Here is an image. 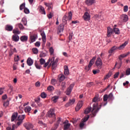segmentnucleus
<instances>
[{"label":"nucleus","mask_w":130,"mask_h":130,"mask_svg":"<svg viewBox=\"0 0 130 130\" xmlns=\"http://www.w3.org/2000/svg\"><path fill=\"white\" fill-rule=\"evenodd\" d=\"M64 26L63 24H60V25L58 27V31L59 32H62L63 31Z\"/></svg>","instance_id":"25"},{"label":"nucleus","mask_w":130,"mask_h":130,"mask_svg":"<svg viewBox=\"0 0 130 130\" xmlns=\"http://www.w3.org/2000/svg\"><path fill=\"white\" fill-rule=\"evenodd\" d=\"M35 86L36 87H40V82H39V81H38L37 82H36V83L35 84Z\"/></svg>","instance_id":"57"},{"label":"nucleus","mask_w":130,"mask_h":130,"mask_svg":"<svg viewBox=\"0 0 130 130\" xmlns=\"http://www.w3.org/2000/svg\"><path fill=\"white\" fill-rule=\"evenodd\" d=\"M121 19L124 22H127L128 19V17L127 16V15H122V16H121Z\"/></svg>","instance_id":"27"},{"label":"nucleus","mask_w":130,"mask_h":130,"mask_svg":"<svg viewBox=\"0 0 130 130\" xmlns=\"http://www.w3.org/2000/svg\"><path fill=\"white\" fill-rule=\"evenodd\" d=\"M25 3H22V5L20 6V10H22L23 9H25Z\"/></svg>","instance_id":"49"},{"label":"nucleus","mask_w":130,"mask_h":130,"mask_svg":"<svg viewBox=\"0 0 130 130\" xmlns=\"http://www.w3.org/2000/svg\"><path fill=\"white\" fill-rule=\"evenodd\" d=\"M100 70H93V74H94V75H95L96 74H98V73H100Z\"/></svg>","instance_id":"56"},{"label":"nucleus","mask_w":130,"mask_h":130,"mask_svg":"<svg viewBox=\"0 0 130 130\" xmlns=\"http://www.w3.org/2000/svg\"><path fill=\"white\" fill-rule=\"evenodd\" d=\"M41 35L42 37V41L44 43H46V36L44 32V31H42L41 32Z\"/></svg>","instance_id":"22"},{"label":"nucleus","mask_w":130,"mask_h":130,"mask_svg":"<svg viewBox=\"0 0 130 130\" xmlns=\"http://www.w3.org/2000/svg\"><path fill=\"white\" fill-rule=\"evenodd\" d=\"M25 115H19L17 118V127L22 124L23 120L25 119Z\"/></svg>","instance_id":"3"},{"label":"nucleus","mask_w":130,"mask_h":130,"mask_svg":"<svg viewBox=\"0 0 130 130\" xmlns=\"http://www.w3.org/2000/svg\"><path fill=\"white\" fill-rule=\"evenodd\" d=\"M75 101L76 100L75 99H72V100H69V102L66 104V107H69L70 106L73 105L75 103Z\"/></svg>","instance_id":"12"},{"label":"nucleus","mask_w":130,"mask_h":130,"mask_svg":"<svg viewBox=\"0 0 130 130\" xmlns=\"http://www.w3.org/2000/svg\"><path fill=\"white\" fill-rule=\"evenodd\" d=\"M108 99V95L107 94H105L103 97V100L104 102H107V100Z\"/></svg>","instance_id":"52"},{"label":"nucleus","mask_w":130,"mask_h":130,"mask_svg":"<svg viewBox=\"0 0 130 130\" xmlns=\"http://www.w3.org/2000/svg\"><path fill=\"white\" fill-rule=\"evenodd\" d=\"M40 64H44L45 63V60L43 59V58H41L40 59Z\"/></svg>","instance_id":"47"},{"label":"nucleus","mask_w":130,"mask_h":130,"mask_svg":"<svg viewBox=\"0 0 130 130\" xmlns=\"http://www.w3.org/2000/svg\"><path fill=\"white\" fill-rule=\"evenodd\" d=\"M38 37L37 35H33L32 36H30V42L31 43H34L36 41V39H37Z\"/></svg>","instance_id":"17"},{"label":"nucleus","mask_w":130,"mask_h":130,"mask_svg":"<svg viewBox=\"0 0 130 130\" xmlns=\"http://www.w3.org/2000/svg\"><path fill=\"white\" fill-rule=\"evenodd\" d=\"M64 79H66V77H65L64 75H61L59 78V80L60 81H63V80H64Z\"/></svg>","instance_id":"43"},{"label":"nucleus","mask_w":130,"mask_h":130,"mask_svg":"<svg viewBox=\"0 0 130 130\" xmlns=\"http://www.w3.org/2000/svg\"><path fill=\"white\" fill-rule=\"evenodd\" d=\"M61 118H58V120H57V122H56V124L55 125L54 128H53V130L57 129V127H58V126H59V124L60 122H61Z\"/></svg>","instance_id":"16"},{"label":"nucleus","mask_w":130,"mask_h":130,"mask_svg":"<svg viewBox=\"0 0 130 130\" xmlns=\"http://www.w3.org/2000/svg\"><path fill=\"white\" fill-rule=\"evenodd\" d=\"M32 51L34 54H38L39 52L38 49H37V48H32Z\"/></svg>","instance_id":"38"},{"label":"nucleus","mask_w":130,"mask_h":130,"mask_svg":"<svg viewBox=\"0 0 130 130\" xmlns=\"http://www.w3.org/2000/svg\"><path fill=\"white\" fill-rule=\"evenodd\" d=\"M118 76H119V72H118L117 73H116L114 75V78L115 79L116 78H118Z\"/></svg>","instance_id":"59"},{"label":"nucleus","mask_w":130,"mask_h":130,"mask_svg":"<svg viewBox=\"0 0 130 130\" xmlns=\"http://www.w3.org/2000/svg\"><path fill=\"white\" fill-rule=\"evenodd\" d=\"M8 87L10 90H11V92H13V91H14V87H13V86L11 84H9Z\"/></svg>","instance_id":"58"},{"label":"nucleus","mask_w":130,"mask_h":130,"mask_svg":"<svg viewBox=\"0 0 130 130\" xmlns=\"http://www.w3.org/2000/svg\"><path fill=\"white\" fill-rule=\"evenodd\" d=\"M48 117H55L54 109H50L47 114Z\"/></svg>","instance_id":"6"},{"label":"nucleus","mask_w":130,"mask_h":130,"mask_svg":"<svg viewBox=\"0 0 130 130\" xmlns=\"http://www.w3.org/2000/svg\"><path fill=\"white\" fill-rule=\"evenodd\" d=\"M24 12L25 13V14H29L30 13V11L28 9H27V8H25L24 7Z\"/></svg>","instance_id":"45"},{"label":"nucleus","mask_w":130,"mask_h":130,"mask_svg":"<svg viewBox=\"0 0 130 130\" xmlns=\"http://www.w3.org/2000/svg\"><path fill=\"white\" fill-rule=\"evenodd\" d=\"M61 89L62 90H64V89L66 88V82H62V83L61 84Z\"/></svg>","instance_id":"33"},{"label":"nucleus","mask_w":130,"mask_h":130,"mask_svg":"<svg viewBox=\"0 0 130 130\" xmlns=\"http://www.w3.org/2000/svg\"><path fill=\"white\" fill-rule=\"evenodd\" d=\"M54 57H52L51 58V62L50 63V66H52V69L55 70L57 67V64L58 61V58H56V59L55 60Z\"/></svg>","instance_id":"2"},{"label":"nucleus","mask_w":130,"mask_h":130,"mask_svg":"<svg viewBox=\"0 0 130 130\" xmlns=\"http://www.w3.org/2000/svg\"><path fill=\"white\" fill-rule=\"evenodd\" d=\"M127 44H128V42H125L124 43H123V44H122V45H120L119 47H118L119 50H122V49H124V47H125L126 45H127Z\"/></svg>","instance_id":"26"},{"label":"nucleus","mask_w":130,"mask_h":130,"mask_svg":"<svg viewBox=\"0 0 130 130\" xmlns=\"http://www.w3.org/2000/svg\"><path fill=\"white\" fill-rule=\"evenodd\" d=\"M71 126V123H67V122H64V130H73L71 128H70V126Z\"/></svg>","instance_id":"14"},{"label":"nucleus","mask_w":130,"mask_h":130,"mask_svg":"<svg viewBox=\"0 0 130 130\" xmlns=\"http://www.w3.org/2000/svg\"><path fill=\"white\" fill-rule=\"evenodd\" d=\"M51 62V59H50V58H49V59H48V61L46 63H45V64H44V68H46L48 66H49L50 62Z\"/></svg>","instance_id":"36"},{"label":"nucleus","mask_w":130,"mask_h":130,"mask_svg":"<svg viewBox=\"0 0 130 130\" xmlns=\"http://www.w3.org/2000/svg\"><path fill=\"white\" fill-rule=\"evenodd\" d=\"M22 22L23 23L24 25H27V20L26 19V18H22Z\"/></svg>","instance_id":"48"},{"label":"nucleus","mask_w":130,"mask_h":130,"mask_svg":"<svg viewBox=\"0 0 130 130\" xmlns=\"http://www.w3.org/2000/svg\"><path fill=\"white\" fill-rule=\"evenodd\" d=\"M51 83L52 85H55L56 84V80L55 79H52L51 80Z\"/></svg>","instance_id":"62"},{"label":"nucleus","mask_w":130,"mask_h":130,"mask_svg":"<svg viewBox=\"0 0 130 130\" xmlns=\"http://www.w3.org/2000/svg\"><path fill=\"white\" fill-rule=\"evenodd\" d=\"M68 20V16H67V15H64V16L62 18V21L64 22H67Z\"/></svg>","instance_id":"42"},{"label":"nucleus","mask_w":130,"mask_h":130,"mask_svg":"<svg viewBox=\"0 0 130 130\" xmlns=\"http://www.w3.org/2000/svg\"><path fill=\"white\" fill-rule=\"evenodd\" d=\"M49 52H50L51 55H52V54H53V53H54V49H53V48H52V47H51V48H50Z\"/></svg>","instance_id":"53"},{"label":"nucleus","mask_w":130,"mask_h":130,"mask_svg":"<svg viewBox=\"0 0 130 130\" xmlns=\"http://www.w3.org/2000/svg\"><path fill=\"white\" fill-rule=\"evenodd\" d=\"M35 67L39 70L41 69V66H39L38 63H37V61H35Z\"/></svg>","instance_id":"55"},{"label":"nucleus","mask_w":130,"mask_h":130,"mask_svg":"<svg viewBox=\"0 0 130 130\" xmlns=\"http://www.w3.org/2000/svg\"><path fill=\"white\" fill-rule=\"evenodd\" d=\"M9 104H10V102L9 101V100H7L6 102H4V107H8V106H9Z\"/></svg>","instance_id":"40"},{"label":"nucleus","mask_w":130,"mask_h":130,"mask_svg":"<svg viewBox=\"0 0 130 130\" xmlns=\"http://www.w3.org/2000/svg\"><path fill=\"white\" fill-rule=\"evenodd\" d=\"M95 0H86V4L87 6H91L93 4H94Z\"/></svg>","instance_id":"23"},{"label":"nucleus","mask_w":130,"mask_h":130,"mask_svg":"<svg viewBox=\"0 0 130 130\" xmlns=\"http://www.w3.org/2000/svg\"><path fill=\"white\" fill-rule=\"evenodd\" d=\"M128 6H125L124 7V9H123L124 12H126L128 11Z\"/></svg>","instance_id":"54"},{"label":"nucleus","mask_w":130,"mask_h":130,"mask_svg":"<svg viewBox=\"0 0 130 130\" xmlns=\"http://www.w3.org/2000/svg\"><path fill=\"white\" fill-rule=\"evenodd\" d=\"M35 101L36 103H37V104H38V106H39V101H41V98H40V96H38V98H37L36 99H35Z\"/></svg>","instance_id":"41"},{"label":"nucleus","mask_w":130,"mask_h":130,"mask_svg":"<svg viewBox=\"0 0 130 130\" xmlns=\"http://www.w3.org/2000/svg\"><path fill=\"white\" fill-rule=\"evenodd\" d=\"M40 45H41L40 42H36V43H35V46L36 47H40Z\"/></svg>","instance_id":"64"},{"label":"nucleus","mask_w":130,"mask_h":130,"mask_svg":"<svg viewBox=\"0 0 130 130\" xmlns=\"http://www.w3.org/2000/svg\"><path fill=\"white\" fill-rule=\"evenodd\" d=\"M118 47H117V46H113V47H112V48L109 50V53H113L116 50H118Z\"/></svg>","instance_id":"19"},{"label":"nucleus","mask_w":130,"mask_h":130,"mask_svg":"<svg viewBox=\"0 0 130 130\" xmlns=\"http://www.w3.org/2000/svg\"><path fill=\"white\" fill-rule=\"evenodd\" d=\"M58 99H59V96H53V98H52V101H53V102H54V103H56V102H57V100H58Z\"/></svg>","instance_id":"37"},{"label":"nucleus","mask_w":130,"mask_h":130,"mask_svg":"<svg viewBox=\"0 0 130 130\" xmlns=\"http://www.w3.org/2000/svg\"><path fill=\"white\" fill-rule=\"evenodd\" d=\"M31 110V107L30 106H27L24 109L25 112H28V114H29Z\"/></svg>","instance_id":"28"},{"label":"nucleus","mask_w":130,"mask_h":130,"mask_svg":"<svg viewBox=\"0 0 130 130\" xmlns=\"http://www.w3.org/2000/svg\"><path fill=\"white\" fill-rule=\"evenodd\" d=\"M100 101V99L98 96H94L92 99V102H94L92 106V110L91 111V113L93 116H96L98 112H99L101 107L103 106V104H101L100 107L99 106L98 102Z\"/></svg>","instance_id":"1"},{"label":"nucleus","mask_w":130,"mask_h":130,"mask_svg":"<svg viewBox=\"0 0 130 130\" xmlns=\"http://www.w3.org/2000/svg\"><path fill=\"white\" fill-rule=\"evenodd\" d=\"M89 117H90L89 115H86L84 117V118L82 119V122H80V127L81 128H82V127H83V126H84V125H85L84 122H86V121H87V120H88Z\"/></svg>","instance_id":"5"},{"label":"nucleus","mask_w":130,"mask_h":130,"mask_svg":"<svg viewBox=\"0 0 130 130\" xmlns=\"http://www.w3.org/2000/svg\"><path fill=\"white\" fill-rule=\"evenodd\" d=\"M96 59V57H93L92 59L90 60L88 67H85V70L87 72H88L90 70V68L93 66L95 60Z\"/></svg>","instance_id":"4"},{"label":"nucleus","mask_w":130,"mask_h":130,"mask_svg":"<svg viewBox=\"0 0 130 130\" xmlns=\"http://www.w3.org/2000/svg\"><path fill=\"white\" fill-rule=\"evenodd\" d=\"M13 26L10 25V24H7L6 25H5V30L6 31H13Z\"/></svg>","instance_id":"13"},{"label":"nucleus","mask_w":130,"mask_h":130,"mask_svg":"<svg viewBox=\"0 0 130 130\" xmlns=\"http://www.w3.org/2000/svg\"><path fill=\"white\" fill-rule=\"evenodd\" d=\"M23 106H22V104H21L19 106V111L18 112L19 113H23Z\"/></svg>","instance_id":"34"},{"label":"nucleus","mask_w":130,"mask_h":130,"mask_svg":"<svg viewBox=\"0 0 130 130\" xmlns=\"http://www.w3.org/2000/svg\"><path fill=\"white\" fill-rule=\"evenodd\" d=\"M83 18H84V19L85 21H89V20H90L91 17H90V14H89V13H88L87 12H86L84 13V15L83 16Z\"/></svg>","instance_id":"11"},{"label":"nucleus","mask_w":130,"mask_h":130,"mask_svg":"<svg viewBox=\"0 0 130 130\" xmlns=\"http://www.w3.org/2000/svg\"><path fill=\"white\" fill-rule=\"evenodd\" d=\"M17 119V113H14L11 118V120L12 122L15 121Z\"/></svg>","instance_id":"24"},{"label":"nucleus","mask_w":130,"mask_h":130,"mask_svg":"<svg viewBox=\"0 0 130 130\" xmlns=\"http://www.w3.org/2000/svg\"><path fill=\"white\" fill-rule=\"evenodd\" d=\"M93 82H89V83H87L86 86H87V87H91V86H93Z\"/></svg>","instance_id":"50"},{"label":"nucleus","mask_w":130,"mask_h":130,"mask_svg":"<svg viewBox=\"0 0 130 130\" xmlns=\"http://www.w3.org/2000/svg\"><path fill=\"white\" fill-rule=\"evenodd\" d=\"M91 110H92V107L86 108L84 111L85 114H88V113H90Z\"/></svg>","instance_id":"31"},{"label":"nucleus","mask_w":130,"mask_h":130,"mask_svg":"<svg viewBox=\"0 0 130 130\" xmlns=\"http://www.w3.org/2000/svg\"><path fill=\"white\" fill-rule=\"evenodd\" d=\"M83 105V101H80L78 102V103L75 108L76 111H79V110H80V109H81V108H82Z\"/></svg>","instance_id":"10"},{"label":"nucleus","mask_w":130,"mask_h":130,"mask_svg":"<svg viewBox=\"0 0 130 130\" xmlns=\"http://www.w3.org/2000/svg\"><path fill=\"white\" fill-rule=\"evenodd\" d=\"M125 74L126 76H129L130 75V68L126 70Z\"/></svg>","instance_id":"51"},{"label":"nucleus","mask_w":130,"mask_h":130,"mask_svg":"<svg viewBox=\"0 0 130 130\" xmlns=\"http://www.w3.org/2000/svg\"><path fill=\"white\" fill-rule=\"evenodd\" d=\"M64 75H66V76H68V75H69L70 71H69V68L67 66H64Z\"/></svg>","instance_id":"18"},{"label":"nucleus","mask_w":130,"mask_h":130,"mask_svg":"<svg viewBox=\"0 0 130 130\" xmlns=\"http://www.w3.org/2000/svg\"><path fill=\"white\" fill-rule=\"evenodd\" d=\"M41 96L43 99H45V98L47 97V93H45V92H42V93H41Z\"/></svg>","instance_id":"46"},{"label":"nucleus","mask_w":130,"mask_h":130,"mask_svg":"<svg viewBox=\"0 0 130 130\" xmlns=\"http://www.w3.org/2000/svg\"><path fill=\"white\" fill-rule=\"evenodd\" d=\"M73 17V14L72 12H69L68 13V19L69 20H72Z\"/></svg>","instance_id":"39"},{"label":"nucleus","mask_w":130,"mask_h":130,"mask_svg":"<svg viewBox=\"0 0 130 130\" xmlns=\"http://www.w3.org/2000/svg\"><path fill=\"white\" fill-rule=\"evenodd\" d=\"M74 85L75 84H71V85L69 86V87L67 89V90L66 91V93L67 95H70V94H71V93L73 89Z\"/></svg>","instance_id":"9"},{"label":"nucleus","mask_w":130,"mask_h":130,"mask_svg":"<svg viewBox=\"0 0 130 130\" xmlns=\"http://www.w3.org/2000/svg\"><path fill=\"white\" fill-rule=\"evenodd\" d=\"M47 89L48 90L51 91L54 89V87L53 86H51V85H50V86H48V87L47 88Z\"/></svg>","instance_id":"60"},{"label":"nucleus","mask_w":130,"mask_h":130,"mask_svg":"<svg viewBox=\"0 0 130 130\" xmlns=\"http://www.w3.org/2000/svg\"><path fill=\"white\" fill-rule=\"evenodd\" d=\"M113 31L116 35H119L120 34L119 28H114Z\"/></svg>","instance_id":"35"},{"label":"nucleus","mask_w":130,"mask_h":130,"mask_svg":"<svg viewBox=\"0 0 130 130\" xmlns=\"http://www.w3.org/2000/svg\"><path fill=\"white\" fill-rule=\"evenodd\" d=\"M21 42H27L28 41V37L27 36H22L20 37Z\"/></svg>","instance_id":"29"},{"label":"nucleus","mask_w":130,"mask_h":130,"mask_svg":"<svg viewBox=\"0 0 130 130\" xmlns=\"http://www.w3.org/2000/svg\"><path fill=\"white\" fill-rule=\"evenodd\" d=\"M24 126L26 128L27 130L31 129V128H33L34 125L30 122H26L23 124Z\"/></svg>","instance_id":"8"},{"label":"nucleus","mask_w":130,"mask_h":130,"mask_svg":"<svg viewBox=\"0 0 130 130\" xmlns=\"http://www.w3.org/2000/svg\"><path fill=\"white\" fill-rule=\"evenodd\" d=\"M39 9V11L40 12V13H41L42 14H44V15H46L45 10L44 8L42 7V6H40Z\"/></svg>","instance_id":"30"},{"label":"nucleus","mask_w":130,"mask_h":130,"mask_svg":"<svg viewBox=\"0 0 130 130\" xmlns=\"http://www.w3.org/2000/svg\"><path fill=\"white\" fill-rule=\"evenodd\" d=\"M27 63L28 64V66H29V67H31V66H32V64H33L34 63V60H32V59H31V58H28V59L27 60Z\"/></svg>","instance_id":"21"},{"label":"nucleus","mask_w":130,"mask_h":130,"mask_svg":"<svg viewBox=\"0 0 130 130\" xmlns=\"http://www.w3.org/2000/svg\"><path fill=\"white\" fill-rule=\"evenodd\" d=\"M2 98L3 100H6V99L8 98V96L7 95V94H4L2 96Z\"/></svg>","instance_id":"63"},{"label":"nucleus","mask_w":130,"mask_h":130,"mask_svg":"<svg viewBox=\"0 0 130 130\" xmlns=\"http://www.w3.org/2000/svg\"><path fill=\"white\" fill-rule=\"evenodd\" d=\"M129 52H127L125 54H122L121 55H120L119 57V60H122V58H124V57H126V56H127V55H129Z\"/></svg>","instance_id":"20"},{"label":"nucleus","mask_w":130,"mask_h":130,"mask_svg":"<svg viewBox=\"0 0 130 130\" xmlns=\"http://www.w3.org/2000/svg\"><path fill=\"white\" fill-rule=\"evenodd\" d=\"M72 39H73V34H70L69 43H70V41H71V40H72Z\"/></svg>","instance_id":"61"},{"label":"nucleus","mask_w":130,"mask_h":130,"mask_svg":"<svg viewBox=\"0 0 130 130\" xmlns=\"http://www.w3.org/2000/svg\"><path fill=\"white\" fill-rule=\"evenodd\" d=\"M16 127H17V124H13L12 125V127L11 126H8L6 128L7 130H15V128H16Z\"/></svg>","instance_id":"32"},{"label":"nucleus","mask_w":130,"mask_h":130,"mask_svg":"<svg viewBox=\"0 0 130 130\" xmlns=\"http://www.w3.org/2000/svg\"><path fill=\"white\" fill-rule=\"evenodd\" d=\"M12 39L13 41H15V42H17V35L15 34L12 36Z\"/></svg>","instance_id":"44"},{"label":"nucleus","mask_w":130,"mask_h":130,"mask_svg":"<svg viewBox=\"0 0 130 130\" xmlns=\"http://www.w3.org/2000/svg\"><path fill=\"white\" fill-rule=\"evenodd\" d=\"M95 64L99 69H102L103 62H102L101 58H100V57H99V58H98V59H96V61L95 62Z\"/></svg>","instance_id":"7"},{"label":"nucleus","mask_w":130,"mask_h":130,"mask_svg":"<svg viewBox=\"0 0 130 130\" xmlns=\"http://www.w3.org/2000/svg\"><path fill=\"white\" fill-rule=\"evenodd\" d=\"M113 29L111 27H107V36L111 37V35H112Z\"/></svg>","instance_id":"15"}]
</instances>
